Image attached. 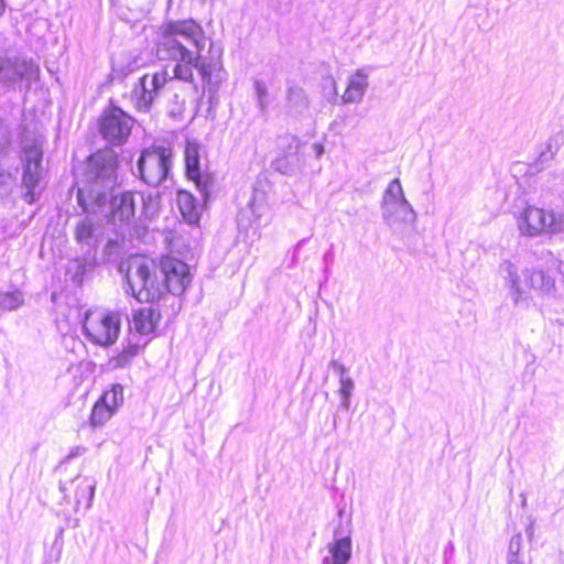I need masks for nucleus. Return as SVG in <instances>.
<instances>
[{
	"instance_id": "nucleus-34",
	"label": "nucleus",
	"mask_w": 564,
	"mask_h": 564,
	"mask_svg": "<svg viewBox=\"0 0 564 564\" xmlns=\"http://www.w3.org/2000/svg\"><path fill=\"white\" fill-rule=\"evenodd\" d=\"M86 451H87V449H86V447H84V446H76V447H73V448L69 451V453H68V455H67L66 459H67V460H70V459H73V458H75V457L82 456L83 454H85V453H86Z\"/></svg>"
},
{
	"instance_id": "nucleus-4",
	"label": "nucleus",
	"mask_w": 564,
	"mask_h": 564,
	"mask_svg": "<svg viewBox=\"0 0 564 564\" xmlns=\"http://www.w3.org/2000/svg\"><path fill=\"white\" fill-rule=\"evenodd\" d=\"M43 140L40 137H24L21 142L22 196L28 204L39 199L37 191L43 177Z\"/></svg>"
},
{
	"instance_id": "nucleus-5",
	"label": "nucleus",
	"mask_w": 564,
	"mask_h": 564,
	"mask_svg": "<svg viewBox=\"0 0 564 564\" xmlns=\"http://www.w3.org/2000/svg\"><path fill=\"white\" fill-rule=\"evenodd\" d=\"M382 219L392 231L401 230L403 225H412L416 213L404 196L399 178L392 180L386 188L381 202Z\"/></svg>"
},
{
	"instance_id": "nucleus-29",
	"label": "nucleus",
	"mask_w": 564,
	"mask_h": 564,
	"mask_svg": "<svg viewBox=\"0 0 564 564\" xmlns=\"http://www.w3.org/2000/svg\"><path fill=\"white\" fill-rule=\"evenodd\" d=\"M557 151L558 147L554 144L552 140H549L545 143L544 149L540 152L538 161L541 163L550 162L555 158Z\"/></svg>"
},
{
	"instance_id": "nucleus-13",
	"label": "nucleus",
	"mask_w": 564,
	"mask_h": 564,
	"mask_svg": "<svg viewBox=\"0 0 564 564\" xmlns=\"http://www.w3.org/2000/svg\"><path fill=\"white\" fill-rule=\"evenodd\" d=\"M547 210L533 205L523 208L518 217L517 225L521 236L539 237L547 234Z\"/></svg>"
},
{
	"instance_id": "nucleus-24",
	"label": "nucleus",
	"mask_w": 564,
	"mask_h": 564,
	"mask_svg": "<svg viewBox=\"0 0 564 564\" xmlns=\"http://www.w3.org/2000/svg\"><path fill=\"white\" fill-rule=\"evenodd\" d=\"M95 227L93 221L86 217L76 228V239L80 243L90 246L94 238Z\"/></svg>"
},
{
	"instance_id": "nucleus-17",
	"label": "nucleus",
	"mask_w": 564,
	"mask_h": 564,
	"mask_svg": "<svg viewBox=\"0 0 564 564\" xmlns=\"http://www.w3.org/2000/svg\"><path fill=\"white\" fill-rule=\"evenodd\" d=\"M160 318V313L152 307H142L134 311L132 316V325L134 329L142 335L152 333Z\"/></svg>"
},
{
	"instance_id": "nucleus-27",
	"label": "nucleus",
	"mask_w": 564,
	"mask_h": 564,
	"mask_svg": "<svg viewBox=\"0 0 564 564\" xmlns=\"http://www.w3.org/2000/svg\"><path fill=\"white\" fill-rule=\"evenodd\" d=\"M138 354V346H128L124 348L119 355L113 357L110 362L113 367H124L127 366L134 356Z\"/></svg>"
},
{
	"instance_id": "nucleus-21",
	"label": "nucleus",
	"mask_w": 564,
	"mask_h": 564,
	"mask_svg": "<svg viewBox=\"0 0 564 564\" xmlns=\"http://www.w3.org/2000/svg\"><path fill=\"white\" fill-rule=\"evenodd\" d=\"M499 272L505 280L506 288L520 284V275L517 265L510 260H503L499 264Z\"/></svg>"
},
{
	"instance_id": "nucleus-28",
	"label": "nucleus",
	"mask_w": 564,
	"mask_h": 564,
	"mask_svg": "<svg viewBox=\"0 0 564 564\" xmlns=\"http://www.w3.org/2000/svg\"><path fill=\"white\" fill-rule=\"evenodd\" d=\"M254 93L257 96V102L262 112H264L269 106L268 88L262 80H254L253 83Z\"/></svg>"
},
{
	"instance_id": "nucleus-22",
	"label": "nucleus",
	"mask_w": 564,
	"mask_h": 564,
	"mask_svg": "<svg viewBox=\"0 0 564 564\" xmlns=\"http://www.w3.org/2000/svg\"><path fill=\"white\" fill-rule=\"evenodd\" d=\"M100 400L111 408L115 412L123 402V387L119 383L112 384L109 391H106Z\"/></svg>"
},
{
	"instance_id": "nucleus-8",
	"label": "nucleus",
	"mask_w": 564,
	"mask_h": 564,
	"mask_svg": "<svg viewBox=\"0 0 564 564\" xmlns=\"http://www.w3.org/2000/svg\"><path fill=\"white\" fill-rule=\"evenodd\" d=\"M171 166V148L151 147L144 149L138 160L140 177L149 186L160 185L167 177Z\"/></svg>"
},
{
	"instance_id": "nucleus-18",
	"label": "nucleus",
	"mask_w": 564,
	"mask_h": 564,
	"mask_svg": "<svg viewBox=\"0 0 564 564\" xmlns=\"http://www.w3.org/2000/svg\"><path fill=\"white\" fill-rule=\"evenodd\" d=\"M564 194V171H552L547 174L541 188V196L545 203L553 204V196Z\"/></svg>"
},
{
	"instance_id": "nucleus-41",
	"label": "nucleus",
	"mask_w": 564,
	"mask_h": 564,
	"mask_svg": "<svg viewBox=\"0 0 564 564\" xmlns=\"http://www.w3.org/2000/svg\"><path fill=\"white\" fill-rule=\"evenodd\" d=\"M76 501L77 503H80V497L78 495H76Z\"/></svg>"
},
{
	"instance_id": "nucleus-19",
	"label": "nucleus",
	"mask_w": 564,
	"mask_h": 564,
	"mask_svg": "<svg viewBox=\"0 0 564 564\" xmlns=\"http://www.w3.org/2000/svg\"><path fill=\"white\" fill-rule=\"evenodd\" d=\"M177 205L186 223L191 225L198 224L200 215L196 204V199L191 193L186 191L178 192Z\"/></svg>"
},
{
	"instance_id": "nucleus-31",
	"label": "nucleus",
	"mask_w": 564,
	"mask_h": 564,
	"mask_svg": "<svg viewBox=\"0 0 564 564\" xmlns=\"http://www.w3.org/2000/svg\"><path fill=\"white\" fill-rule=\"evenodd\" d=\"M339 381H340V387L338 390L339 394L352 395V392L355 389L354 380L348 377V378H343Z\"/></svg>"
},
{
	"instance_id": "nucleus-6",
	"label": "nucleus",
	"mask_w": 564,
	"mask_h": 564,
	"mask_svg": "<svg viewBox=\"0 0 564 564\" xmlns=\"http://www.w3.org/2000/svg\"><path fill=\"white\" fill-rule=\"evenodd\" d=\"M39 76L40 67L32 58L0 53V86L21 89L24 85L25 90H29Z\"/></svg>"
},
{
	"instance_id": "nucleus-7",
	"label": "nucleus",
	"mask_w": 564,
	"mask_h": 564,
	"mask_svg": "<svg viewBox=\"0 0 564 564\" xmlns=\"http://www.w3.org/2000/svg\"><path fill=\"white\" fill-rule=\"evenodd\" d=\"M86 338L95 345L109 347L120 333V317L117 313L101 308L89 310L83 323Z\"/></svg>"
},
{
	"instance_id": "nucleus-30",
	"label": "nucleus",
	"mask_w": 564,
	"mask_h": 564,
	"mask_svg": "<svg viewBox=\"0 0 564 564\" xmlns=\"http://www.w3.org/2000/svg\"><path fill=\"white\" fill-rule=\"evenodd\" d=\"M250 216L256 218L254 210H253V202H250L248 204V206L239 213L238 218H237L239 226H243L245 218L248 219V223H251Z\"/></svg>"
},
{
	"instance_id": "nucleus-12",
	"label": "nucleus",
	"mask_w": 564,
	"mask_h": 564,
	"mask_svg": "<svg viewBox=\"0 0 564 564\" xmlns=\"http://www.w3.org/2000/svg\"><path fill=\"white\" fill-rule=\"evenodd\" d=\"M184 159L186 175L188 176V178L195 182L204 200L207 202L209 197V188L213 185V181L208 174H203L200 171L199 144L196 142L188 141L185 147Z\"/></svg>"
},
{
	"instance_id": "nucleus-10",
	"label": "nucleus",
	"mask_w": 564,
	"mask_h": 564,
	"mask_svg": "<svg viewBox=\"0 0 564 564\" xmlns=\"http://www.w3.org/2000/svg\"><path fill=\"white\" fill-rule=\"evenodd\" d=\"M556 270L564 278V261L555 257H551L546 261V269L530 268L523 270L522 274L525 284L543 296H555L556 283L550 271Z\"/></svg>"
},
{
	"instance_id": "nucleus-9",
	"label": "nucleus",
	"mask_w": 564,
	"mask_h": 564,
	"mask_svg": "<svg viewBox=\"0 0 564 564\" xmlns=\"http://www.w3.org/2000/svg\"><path fill=\"white\" fill-rule=\"evenodd\" d=\"M133 122L132 117L119 107H109L100 117L99 131L108 143L121 145L129 138Z\"/></svg>"
},
{
	"instance_id": "nucleus-11",
	"label": "nucleus",
	"mask_w": 564,
	"mask_h": 564,
	"mask_svg": "<svg viewBox=\"0 0 564 564\" xmlns=\"http://www.w3.org/2000/svg\"><path fill=\"white\" fill-rule=\"evenodd\" d=\"M280 155L272 162L273 169L284 175L295 174L302 166L301 140L293 134L279 137Z\"/></svg>"
},
{
	"instance_id": "nucleus-14",
	"label": "nucleus",
	"mask_w": 564,
	"mask_h": 564,
	"mask_svg": "<svg viewBox=\"0 0 564 564\" xmlns=\"http://www.w3.org/2000/svg\"><path fill=\"white\" fill-rule=\"evenodd\" d=\"M368 75L362 70H357L348 78L347 88L341 96L343 104L360 102L368 88Z\"/></svg>"
},
{
	"instance_id": "nucleus-2",
	"label": "nucleus",
	"mask_w": 564,
	"mask_h": 564,
	"mask_svg": "<svg viewBox=\"0 0 564 564\" xmlns=\"http://www.w3.org/2000/svg\"><path fill=\"white\" fill-rule=\"evenodd\" d=\"M118 159L112 151H99L89 156L84 173L83 186L78 188L77 202L86 213H97L109 200L113 223L132 220L140 205V219L151 220L160 210L158 193L122 192L112 195L117 185Z\"/></svg>"
},
{
	"instance_id": "nucleus-37",
	"label": "nucleus",
	"mask_w": 564,
	"mask_h": 564,
	"mask_svg": "<svg viewBox=\"0 0 564 564\" xmlns=\"http://www.w3.org/2000/svg\"><path fill=\"white\" fill-rule=\"evenodd\" d=\"M313 147L316 152V156H321L324 153V147L321 143H314Z\"/></svg>"
},
{
	"instance_id": "nucleus-16",
	"label": "nucleus",
	"mask_w": 564,
	"mask_h": 564,
	"mask_svg": "<svg viewBox=\"0 0 564 564\" xmlns=\"http://www.w3.org/2000/svg\"><path fill=\"white\" fill-rule=\"evenodd\" d=\"M310 100L305 90L296 85L289 86L286 93L285 110L289 116H301L307 111Z\"/></svg>"
},
{
	"instance_id": "nucleus-15",
	"label": "nucleus",
	"mask_w": 564,
	"mask_h": 564,
	"mask_svg": "<svg viewBox=\"0 0 564 564\" xmlns=\"http://www.w3.org/2000/svg\"><path fill=\"white\" fill-rule=\"evenodd\" d=\"M330 556L323 558V564H348L351 558V540L349 536L336 539L327 545Z\"/></svg>"
},
{
	"instance_id": "nucleus-23",
	"label": "nucleus",
	"mask_w": 564,
	"mask_h": 564,
	"mask_svg": "<svg viewBox=\"0 0 564 564\" xmlns=\"http://www.w3.org/2000/svg\"><path fill=\"white\" fill-rule=\"evenodd\" d=\"M547 235L564 232V210H547Z\"/></svg>"
},
{
	"instance_id": "nucleus-40",
	"label": "nucleus",
	"mask_w": 564,
	"mask_h": 564,
	"mask_svg": "<svg viewBox=\"0 0 564 564\" xmlns=\"http://www.w3.org/2000/svg\"><path fill=\"white\" fill-rule=\"evenodd\" d=\"M333 426H334V429H336V427H337V421H336V419H334Z\"/></svg>"
},
{
	"instance_id": "nucleus-33",
	"label": "nucleus",
	"mask_w": 564,
	"mask_h": 564,
	"mask_svg": "<svg viewBox=\"0 0 564 564\" xmlns=\"http://www.w3.org/2000/svg\"><path fill=\"white\" fill-rule=\"evenodd\" d=\"M174 98H175L176 106H175V108H172L170 110V113H171V116L176 117V116L182 115V112L184 111L185 101L184 100L178 101V95H174Z\"/></svg>"
},
{
	"instance_id": "nucleus-35",
	"label": "nucleus",
	"mask_w": 564,
	"mask_h": 564,
	"mask_svg": "<svg viewBox=\"0 0 564 564\" xmlns=\"http://www.w3.org/2000/svg\"><path fill=\"white\" fill-rule=\"evenodd\" d=\"M340 395V404L339 406L344 410H348L351 403V395L339 394Z\"/></svg>"
},
{
	"instance_id": "nucleus-38",
	"label": "nucleus",
	"mask_w": 564,
	"mask_h": 564,
	"mask_svg": "<svg viewBox=\"0 0 564 564\" xmlns=\"http://www.w3.org/2000/svg\"><path fill=\"white\" fill-rule=\"evenodd\" d=\"M6 10V1L0 0V17L4 13Z\"/></svg>"
},
{
	"instance_id": "nucleus-36",
	"label": "nucleus",
	"mask_w": 564,
	"mask_h": 564,
	"mask_svg": "<svg viewBox=\"0 0 564 564\" xmlns=\"http://www.w3.org/2000/svg\"><path fill=\"white\" fill-rule=\"evenodd\" d=\"M88 490V502L90 503L94 498L95 494V485L91 484H85L83 487V491Z\"/></svg>"
},
{
	"instance_id": "nucleus-3",
	"label": "nucleus",
	"mask_w": 564,
	"mask_h": 564,
	"mask_svg": "<svg viewBox=\"0 0 564 564\" xmlns=\"http://www.w3.org/2000/svg\"><path fill=\"white\" fill-rule=\"evenodd\" d=\"M127 292L139 302L158 301L167 291L181 295L192 282L188 265L173 257L162 258L160 265L143 257H132L126 271Z\"/></svg>"
},
{
	"instance_id": "nucleus-32",
	"label": "nucleus",
	"mask_w": 564,
	"mask_h": 564,
	"mask_svg": "<svg viewBox=\"0 0 564 564\" xmlns=\"http://www.w3.org/2000/svg\"><path fill=\"white\" fill-rule=\"evenodd\" d=\"M328 367L332 368L334 370V372L339 376V380L343 378H348L346 376V372H347L346 367L338 360H336V359L330 360L328 364Z\"/></svg>"
},
{
	"instance_id": "nucleus-25",
	"label": "nucleus",
	"mask_w": 564,
	"mask_h": 564,
	"mask_svg": "<svg viewBox=\"0 0 564 564\" xmlns=\"http://www.w3.org/2000/svg\"><path fill=\"white\" fill-rule=\"evenodd\" d=\"M23 303V295L20 291L0 292V308L15 310Z\"/></svg>"
},
{
	"instance_id": "nucleus-26",
	"label": "nucleus",
	"mask_w": 564,
	"mask_h": 564,
	"mask_svg": "<svg viewBox=\"0 0 564 564\" xmlns=\"http://www.w3.org/2000/svg\"><path fill=\"white\" fill-rule=\"evenodd\" d=\"M508 293L512 301L513 306L516 307H528L529 306V295L522 289L521 284L508 286Z\"/></svg>"
},
{
	"instance_id": "nucleus-20",
	"label": "nucleus",
	"mask_w": 564,
	"mask_h": 564,
	"mask_svg": "<svg viewBox=\"0 0 564 564\" xmlns=\"http://www.w3.org/2000/svg\"><path fill=\"white\" fill-rule=\"evenodd\" d=\"M115 411L105 404L100 399L97 401L93 408L90 414V424L93 426H101L104 425L112 415Z\"/></svg>"
},
{
	"instance_id": "nucleus-39",
	"label": "nucleus",
	"mask_w": 564,
	"mask_h": 564,
	"mask_svg": "<svg viewBox=\"0 0 564 564\" xmlns=\"http://www.w3.org/2000/svg\"><path fill=\"white\" fill-rule=\"evenodd\" d=\"M330 82H332V86H333V89H334V95H337L336 83H335V80L333 78L330 79Z\"/></svg>"
},
{
	"instance_id": "nucleus-1",
	"label": "nucleus",
	"mask_w": 564,
	"mask_h": 564,
	"mask_svg": "<svg viewBox=\"0 0 564 564\" xmlns=\"http://www.w3.org/2000/svg\"><path fill=\"white\" fill-rule=\"evenodd\" d=\"M207 37L203 28L194 20H167L159 29L156 40V56L161 61H173V76L166 70L145 74L139 78L131 91V100L140 112L150 110L160 89L169 80L178 79L194 84V69H198L202 80L210 87H217L224 79L220 62L206 63L202 52Z\"/></svg>"
}]
</instances>
